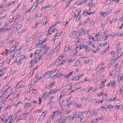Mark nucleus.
Listing matches in <instances>:
<instances>
[{
    "mask_svg": "<svg viewBox=\"0 0 123 123\" xmlns=\"http://www.w3.org/2000/svg\"><path fill=\"white\" fill-rule=\"evenodd\" d=\"M83 3V2L82 1V2H81L80 3H76V4L78 5H80L82 4Z\"/></svg>",
    "mask_w": 123,
    "mask_h": 123,
    "instance_id": "obj_62",
    "label": "nucleus"
},
{
    "mask_svg": "<svg viewBox=\"0 0 123 123\" xmlns=\"http://www.w3.org/2000/svg\"><path fill=\"white\" fill-rule=\"evenodd\" d=\"M117 20L118 19L117 18H114L112 20V22H113V23H114L117 21Z\"/></svg>",
    "mask_w": 123,
    "mask_h": 123,
    "instance_id": "obj_58",
    "label": "nucleus"
},
{
    "mask_svg": "<svg viewBox=\"0 0 123 123\" xmlns=\"http://www.w3.org/2000/svg\"><path fill=\"white\" fill-rule=\"evenodd\" d=\"M81 88V87L79 88H77L74 89H73L72 92H74L77 91L79 89Z\"/></svg>",
    "mask_w": 123,
    "mask_h": 123,
    "instance_id": "obj_30",
    "label": "nucleus"
},
{
    "mask_svg": "<svg viewBox=\"0 0 123 123\" xmlns=\"http://www.w3.org/2000/svg\"><path fill=\"white\" fill-rule=\"evenodd\" d=\"M32 19V18L31 17L29 18L28 19H27V22H30Z\"/></svg>",
    "mask_w": 123,
    "mask_h": 123,
    "instance_id": "obj_57",
    "label": "nucleus"
},
{
    "mask_svg": "<svg viewBox=\"0 0 123 123\" xmlns=\"http://www.w3.org/2000/svg\"><path fill=\"white\" fill-rule=\"evenodd\" d=\"M41 0H37L36 2V3H35V4H37V5L38 4H41L42 3H41Z\"/></svg>",
    "mask_w": 123,
    "mask_h": 123,
    "instance_id": "obj_43",
    "label": "nucleus"
},
{
    "mask_svg": "<svg viewBox=\"0 0 123 123\" xmlns=\"http://www.w3.org/2000/svg\"><path fill=\"white\" fill-rule=\"evenodd\" d=\"M83 48H85V51L86 52H88L90 51V49L89 47L86 45H83L82 46Z\"/></svg>",
    "mask_w": 123,
    "mask_h": 123,
    "instance_id": "obj_9",
    "label": "nucleus"
},
{
    "mask_svg": "<svg viewBox=\"0 0 123 123\" xmlns=\"http://www.w3.org/2000/svg\"><path fill=\"white\" fill-rule=\"evenodd\" d=\"M48 33L46 35L47 36H49L50 35L51 33H52V32L51 31H48Z\"/></svg>",
    "mask_w": 123,
    "mask_h": 123,
    "instance_id": "obj_46",
    "label": "nucleus"
},
{
    "mask_svg": "<svg viewBox=\"0 0 123 123\" xmlns=\"http://www.w3.org/2000/svg\"><path fill=\"white\" fill-rule=\"evenodd\" d=\"M122 75L121 74H120L118 77V78L117 80V82H119L122 79Z\"/></svg>",
    "mask_w": 123,
    "mask_h": 123,
    "instance_id": "obj_14",
    "label": "nucleus"
},
{
    "mask_svg": "<svg viewBox=\"0 0 123 123\" xmlns=\"http://www.w3.org/2000/svg\"><path fill=\"white\" fill-rule=\"evenodd\" d=\"M42 56L41 55L40 56L38 57H36V59H34L31 60V62H38L41 59Z\"/></svg>",
    "mask_w": 123,
    "mask_h": 123,
    "instance_id": "obj_5",
    "label": "nucleus"
},
{
    "mask_svg": "<svg viewBox=\"0 0 123 123\" xmlns=\"http://www.w3.org/2000/svg\"><path fill=\"white\" fill-rule=\"evenodd\" d=\"M36 79H37V80H39L40 79H41L42 78V77L40 76L39 77H36Z\"/></svg>",
    "mask_w": 123,
    "mask_h": 123,
    "instance_id": "obj_53",
    "label": "nucleus"
},
{
    "mask_svg": "<svg viewBox=\"0 0 123 123\" xmlns=\"http://www.w3.org/2000/svg\"><path fill=\"white\" fill-rule=\"evenodd\" d=\"M11 71L13 72V73H14V72H17L18 71V70L16 68H14L13 69L11 70Z\"/></svg>",
    "mask_w": 123,
    "mask_h": 123,
    "instance_id": "obj_34",
    "label": "nucleus"
},
{
    "mask_svg": "<svg viewBox=\"0 0 123 123\" xmlns=\"http://www.w3.org/2000/svg\"><path fill=\"white\" fill-rule=\"evenodd\" d=\"M47 112L44 111L43 112L41 116L40 117L39 119H38V121H41L43 119L46 115Z\"/></svg>",
    "mask_w": 123,
    "mask_h": 123,
    "instance_id": "obj_3",
    "label": "nucleus"
},
{
    "mask_svg": "<svg viewBox=\"0 0 123 123\" xmlns=\"http://www.w3.org/2000/svg\"><path fill=\"white\" fill-rule=\"evenodd\" d=\"M26 29H24L21 31H19L18 33L20 34H21L23 33H24L26 31Z\"/></svg>",
    "mask_w": 123,
    "mask_h": 123,
    "instance_id": "obj_24",
    "label": "nucleus"
},
{
    "mask_svg": "<svg viewBox=\"0 0 123 123\" xmlns=\"http://www.w3.org/2000/svg\"><path fill=\"white\" fill-rule=\"evenodd\" d=\"M90 25H94V22L93 20L92 21L90 22Z\"/></svg>",
    "mask_w": 123,
    "mask_h": 123,
    "instance_id": "obj_47",
    "label": "nucleus"
},
{
    "mask_svg": "<svg viewBox=\"0 0 123 123\" xmlns=\"http://www.w3.org/2000/svg\"><path fill=\"white\" fill-rule=\"evenodd\" d=\"M25 57V55H22L18 57L16 59V62H21L23 61Z\"/></svg>",
    "mask_w": 123,
    "mask_h": 123,
    "instance_id": "obj_2",
    "label": "nucleus"
},
{
    "mask_svg": "<svg viewBox=\"0 0 123 123\" xmlns=\"http://www.w3.org/2000/svg\"><path fill=\"white\" fill-rule=\"evenodd\" d=\"M52 52L51 51H50L47 54V56H50L52 55Z\"/></svg>",
    "mask_w": 123,
    "mask_h": 123,
    "instance_id": "obj_41",
    "label": "nucleus"
},
{
    "mask_svg": "<svg viewBox=\"0 0 123 123\" xmlns=\"http://www.w3.org/2000/svg\"><path fill=\"white\" fill-rule=\"evenodd\" d=\"M20 49H18V50H17L15 52V54L16 55H18L20 53Z\"/></svg>",
    "mask_w": 123,
    "mask_h": 123,
    "instance_id": "obj_26",
    "label": "nucleus"
},
{
    "mask_svg": "<svg viewBox=\"0 0 123 123\" xmlns=\"http://www.w3.org/2000/svg\"><path fill=\"white\" fill-rule=\"evenodd\" d=\"M62 32L61 31V32H59V33H57L55 36V37L56 38V37H58L60 36L61 35V34Z\"/></svg>",
    "mask_w": 123,
    "mask_h": 123,
    "instance_id": "obj_20",
    "label": "nucleus"
},
{
    "mask_svg": "<svg viewBox=\"0 0 123 123\" xmlns=\"http://www.w3.org/2000/svg\"><path fill=\"white\" fill-rule=\"evenodd\" d=\"M115 35H116L118 36L119 37L122 36V34L120 32L116 33Z\"/></svg>",
    "mask_w": 123,
    "mask_h": 123,
    "instance_id": "obj_29",
    "label": "nucleus"
},
{
    "mask_svg": "<svg viewBox=\"0 0 123 123\" xmlns=\"http://www.w3.org/2000/svg\"><path fill=\"white\" fill-rule=\"evenodd\" d=\"M1 28L2 29V30L4 32L5 31H7L9 30L10 28H8L4 26V27H3Z\"/></svg>",
    "mask_w": 123,
    "mask_h": 123,
    "instance_id": "obj_12",
    "label": "nucleus"
},
{
    "mask_svg": "<svg viewBox=\"0 0 123 123\" xmlns=\"http://www.w3.org/2000/svg\"><path fill=\"white\" fill-rule=\"evenodd\" d=\"M73 35H75V34H76L77 33V31L76 30L73 31H72L71 32Z\"/></svg>",
    "mask_w": 123,
    "mask_h": 123,
    "instance_id": "obj_37",
    "label": "nucleus"
},
{
    "mask_svg": "<svg viewBox=\"0 0 123 123\" xmlns=\"http://www.w3.org/2000/svg\"><path fill=\"white\" fill-rule=\"evenodd\" d=\"M73 1V0H69L67 4V6H69L70 5V3Z\"/></svg>",
    "mask_w": 123,
    "mask_h": 123,
    "instance_id": "obj_49",
    "label": "nucleus"
},
{
    "mask_svg": "<svg viewBox=\"0 0 123 123\" xmlns=\"http://www.w3.org/2000/svg\"><path fill=\"white\" fill-rule=\"evenodd\" d=\"M75 117L76 118H81V117L79 115L77 114H76L75 115Z\"/></svg>",
    "mask_w": 123,
    "mask_h": 123,
    "instance_id": "obj_36",
    "label": "nucleus"
},
{
    "mask_svg": "<svg viewBox=\"0 0 123 123\" xmlns=\"http://www.w3.org/2000/svg\"><path fill=\"white\" fill-rule=\"evenodd\" d=\"M43 14L42 11H40L36 15V16L38 17H41L43 16Z\"/></svg>",
    "mask_w": 123,
    "mask_h": 123,
    "instance_id": "obj_13",
    "label": "nucleus"
},
{
    "mask_svg": "<svg viewBox=\"0 0 123 123\" xmlns=\"http://www.w3.org/2000/svg\"><path fill=\"white\" fill-rule=\"evenodd\" d=\"M37 4L35 3L33 6L31 8V9L32 11L33 12L35 11L36 10V9L37 7Z\"/></svg>",
    "mask_w": 123,
    "mask_h": 123,
    "instance_id": "obj_7",
    "label": "nucleus"
},
{
    "mask_svg": "<svg viewBox=\"0 0 123 123\" xmlns=\"http://www.w3.org/2000/svg\"><path fill=\"white\" fill-rule=\"evenodd\" d=\"M26 104H27V105H28V106H32V105H31V102L30 103H25V105L26 106L27 105Z\"/></svg>",
    "mask_w": 123,
    "mask_h": 123,
    "instance_id": "obj_55",
    "label": "nucleus"
},
{
    "mask_svg": "<svg viewBox=\"0 0 123 123\" xmlns=\"http://www.w3.org/2000/svg\"><path fill=\"white\" fill-rule=\"evenodd\" d=\"M61 118L63 120H65L67 119H66V117H65L63 115H62L61 116Z\"/></svg>",
    "mask_w": 123,
    "mask_h": 123,
    "instance_id": "obj_45",
    "label": "nucleus"
},
{
    "mask_svg": "<svg viewBox=\"0 0 123 123\" xmlns=\"http://www.w3.org/2000/svg\"><path fill=\"white\" fill-rule=\"evenodd\" d=\"M37 25L36 24L35 25L32 26L31 28L32 29H35L37 27Z\"/></svg>",
    "mask_w": 123,
    "mask_h": 123,
    "instance_id": "obj_60",
    "label": "nucleus"
},
{
    "mask_svg": "<svg viewBox=\"0 0 123 123\" xmlns=\"http://www.w3.org/2000/svg\"><path fill=\"white\" fill-rule=\"evenodd\" d=\"M83 40V39L82 38H80L78 39V41H77V43H79L80 42L82 41Z\"/></svg>",
    "mask_w": 123,
    "mask_h": 123,
    "instance_id": "obj_48",
    "label": "nucleus"
},
{
    "mask_svg": "<svg viewBox=\"0 0 123 123\" xmlns=\"http://www.w3.org/2000/svg\"><path fill=\"white\" fill-rule=\"evenodd\" d=\"M72 118V117H71V116L70 115H69L67 116L66 118V119H71Z\"/></svg>",
    "mask_w": 123,
    "mask_h": 123,
    "instance_id": "obj_51",
    "label": "nucleus"
},
{
    "mask_svg": "<svg viewBox=\"0 0 123 123\" xmlns=\"http://www.w3.org/2000/svg\"><path fill=\"white\" fill-rule=\"evenodd\" d=\"M81 100H84V101H86V100H87L88 99V98H81Z\"/></svg>",
    "mask_w": 123,
    "mask_h": 123,
    "instance_id": "obj_61",
    "label": "nucleus"
},
{
    "mask_svg": "<svg viewBox=\"0 0 123 123\" xmlns=\"http://www.w3.org/2000/svg\"><path fill=\"white\" fill-rule=\"evenodd\" d=\"M120 43H118L116 45V47L117 48H121V47H120Z\"/></svg>",
    "mask_w": 123,
    "mask_h": 123,
    "instance_id": "obj_40",
    "label": "nucleus"
},
{
    "mask_svg": "<svg viewBox=\"0 0 123 123\" xmlns=\"http://www.w3.org/2000/svg\"><path fill=\"white\" fill-rule=\"evenodd\" d=\"M27 119L26 117H25L24 118V117L22 118H19L18 119V121H19V120H25Z\"/></svg>",
    "mask_w": 123,
    "mask_h": 123,
    "instance_id": "obj_52",
    "label": "nucleus"
},
{
    "mask_svg": "<svg viewBox=\"0 0 123 123\" xmlns=\"http://www.w3.org/2000/svg\"><path fill=\"white\" fill-rule=\"evenodd\" d=\"M82 46L80 45H78L77 47H76V48L77 49H78V48H79V50H80L82 49Z\"/></svg>",
    "mask_w": 123,
    "mask_h": 123,
    "instance_id": "obj_32",
    "label": "nucleus"
},
{
    "mask_svg": "<svg viewBox=\"0 0 123 123\" xmlns=\"http://www.w3.org/2000/svg\"><path fill=\"white\" fill-rule=\"evenodd\" d=\"M7 99V98H6L3 101L2 103V104H4L5 103V102Z\"/></svg>",
    "mask_w": 123,
    "mask_h": 123,
    "instance_id": "obj_59",
    "label": "nucleus"
},
{
    "mask_svg": "<svg viewBox=\"0 0 123 123\" xmlns=\"http://www.w3.org/2000/svg\"><path fill=\"white\" fill-rule=\"evenodd\" d=\"M73 73V71H71L70 73L65 75L64 76V78L66 79H67L69 77L72 75V74Z\"/></svg>",
    "mask_w": 123,
    "mask_h": 123,
    "instance_id": "obj_8",
    "label": "nucleus"
},
{
    "mask_svg": "<svg viewBox=\"0 0 123 123\" xmlns=\"http://www.w3.org/2000/svg\"><path fill=\"white\" fill-rule=\"evenodd\" d=\"M55 82L54 81L50 84L48 86L49 89L52 86H53L55 84Z\"/></svg>",
    "mask_w": 123,
    "mask_h": 123,
    "instance_id": "obj_21",
    "label": "nucleus"
},
{
    "mask_svg": "<svg viewBox=\"0 0 123 123\" xmlns=\"http://www.w3.org/2000/svg\"><path fill=\"white\" fill-rule=\"evenodd\" d=\"M60 45V43L58 44L57 46L55 48V49L56 48L57 49H59Z\"/></svg>",
    "mask_w": 123,
    "mask_h": 123,
    "instance_id": "obj_50",
    "label": "nucleus"
},
{
    "mask_svg": "<svg viewBox=\"0 0 123 123\" xmlns=\"http://www.w3.org/2000/svg\"><path fill=\"white\" fill-rule=\"evenodd\" d=\"M63 92H67L69 91V89H67L66 88H65L63 90Z\"/></svg>",
    "mask_w": 123,
    "mask_h": 123,
    "instance_id": "obj_54",
    "label": "nucleus"
},
{
    "mask_svg": "<svg viewBox=\"0 0 123 123\" xmlns=\"http://www.w3.org/2000/svg\"><path fill=\"white\" fill-rule=\"evenodd\" d=\"M41 50H37L35 52L36 54V55H39L41 52Z\"/></svg>",
    "mask_w": 123,
    "mask_h": 123,
    "instance_id": "obj_25",
    "label": "nucleus"
},
{
    "mask_svg": "<svg viewBox=\"0 0 123 123\" xmlns=\"http://www.w3.org/2000/svg\"><path fill=\"white\" fill-rule=\"evenodd\" d=\"M75 58L74 57H73L72 58H71L70 59V62H73L75 61Z\"/></svg>",
    "mask_w": 123,
    "mask_h": 123,
    "instance_id": "obj_64",
    "label": "nucleus"
},
{
    "mask_svg": "<svg viewBox=\"0 0 123 123\" xmlns=\"http://www.w3.org/2000/svg\"><path fill=\"white\" fill-rule=\"evenodd\" d=\"M92 33L90 34L89 35V37H88V38L90 39H91L92 41L93 40H94V37H93V36Z\"/></svg>",
    "mask_w": 123,
    "mask_h": 123,
    "instance_id": "obj_11",
    "label": "nucleus"
},
{
    "mask_svg": "<svg viewBox=\"0 0 123 123\" xmlns=\"http://www.w3.org/2000/svg\"><path fill=\"white\" fill-rule=\"evenodd\" d=\"M80 62H75V67L78 66L79 65Z\"/></svg>",
    "mask_w": 123,
    "mask_h": 123,
    "instance_id": "obj_44",
    "label": "nucleus"
},
{
    "mask_svg": "<svg viewBox=\"0 0 123 123\" xmlns=\"http://www.w3.org/2000/svg\"><path fill=\"white\" fill-rule=\"evenodd\" d=\"M115 82L114 80L112 81L111 82V84L112 86L113 87H114L115 86Z\"/></svg>",
    "mask_w": 123,
    "mask_h": 123,
    "instance_id": "obj_28",
    "label": "nucleus"
},
{
    "mask_svg": "<svg viewBox=\"0 0 123 123\" xmlns=\"http://www.w3.org/2000/svg\"><path fill=\"white\" fill-rule=\"evenodd\" d=\"M43 22L42 21H38L36 23V24L37 25L39 24H40L41 23Z\"/></svg>",
    "mask_w": 123,
    "mask_h": 123,
    "instance_id": "obj_56",
    "label": "nucleus"
},
{
    "mask_svg": "<svg viewBox=\"0 0 123 123\" xmlns=\"http://www.w3.org/2000/svg\"><path fill=\"white\" fill-rule=\"evenodd\" d=\"M10 22L7 21L5 24V26L7 28H8L9 27V25L10 24Z\"/></svg>",
    "mask_w": 123,
    "mask_h": 123,
    "instance_id": "obj_27",
    "label": "nucleus"
},
{
    "mask_svg": "<svg viewBox=\"0 0 123 123\" xmlns=\"http://www.w3.org/2000/svg\"><path fill=\"white\" fill-rule=\"evenodd\" d=\"M50 93L51 94H53L54 93H55V90H51L50 92Z\"/></svg>",
    "mask_w": 123,
    "mask_h": 123,
    "instance_id": "obj_63",
    "label": "nucleus"
},
{
    "mask_svg": "<svg viewBox=\"0 0 123 123\" xmlns=\"http://www.w3.org/2000/svg\"><path fill=\"white\" fill-rule=\"evenodd\" d=\"M54 8V6L52 4H49L48 5L46 6H45L43 7L41 9V10L43 9V8Z\"/></svg>",
    "mask_w": 123,
    "mask_h": 123,
    "instance_id": "obj_6",
    "label": "nucleus"
},
{
    "mask_svg": "<svg viewBox=\"0 0 123 123\" xmlns=\"http://www.w3.org/2000/svg\"><path fill=\"white\" fill-rule=\"evenodd\" d=\"M11 53L9 51L8 49H6L5 50V52L4 53V55L6 56L8 54Z\"/></svg>",
    "mask_w": 123,
    "mask_h": 123,
    "instance_id": "obj_17",
    "label": "nucleus"
},
{
    "mask_svg": "<svg viewBox=\"0 0 123 123\" xmlns=\"http://www.w3.org/2000/svg\"><path fill=\"white\" fill-rule=\"evenodd\" d=\"M21 25L20 24H19L17 26L16 30V31H18L21 28Z\"/></svg>",
    "mask_w": 123,
    "mask_h": 123,
    "instance_id": "obj_19",
    "label": "nucleus"
},
{
    "mask_svg": "<svg viewBox=\"0 0 123 123\" xmlns=\"http://www.w3.org/2000/svg\"><path fill=\"white\" fill-rule=\"evenodd\" d=\"M47 44H45L44 46H43L41 47V49L40 50H41V51H42L43 50L45 49L46 48V47H47Z\"/></svg>",
    "mask_w": 123,
    "mask_h": 123,
    "instance_id": "obj_22",
    "label": "nucleus"
},
{
    "mask_svg": "<svg viewBox=\"0 0 123 123\" xmlns=\"http://www.w3.org/2000/svg\"><path fill=\"white\" fill-rule=\"evenodd\" d=\"M82 32H84L85 34H87L88 33V32L85 29L83 30Z\"/></svg>",
    "mask_w": 123,
    "mask_h": 123,
    "instance_id": "obj_38",
    "label": "nucleus"
},
{
    "mask_svg": "<svg viewBox=\"0 0 123 123\" xmlns=\"http://www.w3.org/2000/svg\"><path fill=\"white\" fill-rule=\"evenodd\" d=\"M73 80H78L79 79V78H78V75L74 76L73 77Z\"/></svg>",
    "mask_w": 123,
    "mask_h": 123,
    "instance_id": "obj_16",
    "label": "nucleus"
},
{
    "mask_svg": "<svg viewBox=\"0 0 123 123\" xmlns=\"http://www.w3.org/2000/svg\"><path fill=\"white\" fill-rule=\"evenodd\" d=\"M107 43V42L106 43H100L99 44V45L102 47H104L106 45Z\"/></svg>",
    "mask_w": 123,
    "mask_h": 123,
    "instance_id": "obj_18",
    "label": "nucleus"
},
{
    "mask_svg": "<svg viewBox=\"0 0 123 123\" xmlns=\"http://www.w3.org/2000/svg\"><path fill=\"white\" fill-rule=\"evenodd\" d=\"M89 116L84 117L82 118L80 120V122L82 123L85 122L89 118Z\"/></svg>",
    "mask_w": 123,
    "mask_h": 123,
    "instance_id": "obj_4",
    "label": "nucleus"
},
{
    "mask_svg": "<svg viewBox=\"0 0 123 123\" xmlns=\"http://www.w3.org/2000/svg\"><path fill=\"white\" fill-rule=\"evenodd\" d=\"M77 35H76V34L75 35H75H72L70 36H69V37L70 38H75V37H77Z\"/></svg>",
    "mask_w": 123,
    "mask_h": 123,
    "instance_id": "obj_31",
    "label": "nucleus"
},
{
    "mask_svg": "<svg viewBox=\"0 0 123 123\" xmlns=\"http://www.w3.org/2000/svg\"><path fill=\"white\" fill-rule=\"evenodd\" d=\"M15 1H14V2H10L8 4V6H9L12 5L15 3Z\"/></svg>",
    "mask_w": 123,
    "mask_h": 123,
    "instance_id": "obj_35",
    "label": "nucleus"
},
{
    "mask_svg": "<svg viewBox=\"0 0 123 123\" xmlns=\"http://www.w3.org/2000/svg\"><path fill=\"white\" fill-rule=\"evenodd\" d=\"M66 55L61 54L60 55L58 59L59 62H65L67 61L68 59L66 57Z\"/></svg>",
    "mask_w": 123,
    "mask_h": 123,
    "instance_id": "obj_1",
    "label": "nucleus"
},
{
    "mask_svg": "<svg viewBox=\"0 0 123 123\" xmlns=\"http://www.w3.org/2000/svg\"><path fill=\"white\" fill-rule=\"evenodd\" d=\"M42 41L41 40H39L38 41V43H37V45L38 47H40L42 44Z\"/></svg>",
    "mask_w": 123,
    "mask_h": 123,
    "instance_id": "obj_15",
    "label": "nucleus"
},
{
    "mask_svg": "<svg viewBox=\"0 0 123 123\" xmlns=\"http://www.w3.org/2000/svg\"><path fill=\"white\" fill-rule=\"evenodd\" d=\"M121 48H117V50L116 53L117 54H118L120 51V50L121 49Z\"/></svg>",
    "mask_w": 123,
    "mask_h": 123,
    "instance_id": "obj_33",
    "label": "nucleus"
},
{
    "mask_svg": "<svg viewBox=\"0 0 123 123\" xmlns=\"http://www.w3.org/2000/svg\"><path fill=\"white\" fill-rule=\"evenodd\" d=\"M88 14V12L86 10H85L84 11L83 15L84 16H86Z\"/></svg>",
    "mask_w": 123,
    "mask_h": 123,
    "instance_id": "obj_23",
    "label": "nucleus"
},
{
    "mask_svg": "<svg viewBox=\"0 0 123 123\" xmlns=\"http://www.w3.org/2000/svg\"><path fill=\"white\" fill-rule=\"evenodd\" d=\"M55 71H54L52 73V76L53 78H56L58 77V76L56 74H55Z\"/></svg>",
    "mask_w": 123,
    "mask_h": 123,
    "instance_id": "obj_10",
    "label": "nucleus"
},
{
    "mask_svg": "<svg viewBox=\"0 0 123 123\" xmlns=\"http://www.w3.org/2000/svg\"><path fill=\"white\" fill-rule=\"evenodd\" d=\"M118 66V63H117L114 66V70L115 71H116V69L117 68Z\"/></svg>",
    "mask_w": 123,
    "mask_h": 123,
    "instance_id": "obj_39",
    "label": "nucleus"
},
{
    "mask_svg": "<svg viewBox=\"0 0 123 123\" xmlns=\"http://www.w3.org/2000/svg\"><path fill=\"white\" fill-rule=\"evenodd\" d=\"M118 56V57H115L114 58H113V59H112L111 61V62H113V61H116V60H117L118 58V56Z\"/></svg>",
    "mask_w": 123,
    "mask_h": 123,
    "instance_id": "obj_42",
    "label": "nucleus"
}]
</instances>
